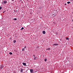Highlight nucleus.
Here are the masks:
<instances>
[{"label":"nucleus","instance_id":"a211bd4d","mask_svg":"<svg viewBox=\"0 0 73 73\" xmlns=\"http://www.w3.org/2000/svg\"><path fill=\"white\" fill-rule=\"evenodd\" d=\"M55 34H56V35H58V33L56 32Z\"/></svg>","mask_w":73,"mask_h":73},{"label":"nucleus","instance_id":"f257e3e1","mask_svg":"<svg viewBox=\"0 0 73 73\" xmlns=\"http://www.w3.org/2000/svg\"><path fill=\"white\" fill-rule=\"evenodd\" d=\"M7 1H4L3 2H2V4H7Z\"/></svg>","mask_w":73,"mask_h":73},{"label":"nucleus","instance_id":"0eeeda50","mask_svg":"<svg viewBox=\"0 0 73 73\" xmlns=\"http://www.w3.org/2000/svg\"><path fill=\"white\" fill-rule=\"evenodd\" d=\"M37 58V57H35L34 58V59L35 60H36V59Z\"/></svg>","mask_w":73,"mask_h":73},{"label":"nucleus","instance_id":"1a4fd4ad","mask_svg":"<svg viewBox=\"0 0 73 73\" xmlns=\"http://www.w3.org/2000/svg\"><path fill=\"white\" fill-rule=\"evenodd\" d=\"M9 54H10L12 55V53L10 52V53H9Z\"/></svg>","mask_w":73,"mask_h":73},{"label":"nucleus","instance_id":"393cba45","mask_svg":"<svg viewBox=\"0 0 73 73\" xmlns=\"http://www.w3.org/2000/svg\"><path fill=\"white\" fill-rule=\"evenodd\" d=\"M16 37H17V36H16Z\"/></svg>","mask_w":73,"mask_h":73},{"label":"nucleus","instance_id":"ddd939ff","mask_svg":"<svg viewBox=\"0 0 73 73\" xmlns=\"http://www.w3.org/2000/svg\"><path fill=\"white\" fill-rule=\"evenodd\" d=\"M24 29V27H22V28L21 29V30H23Z\"/></svg>","mask_w":73,"mask_h":73},{"label":"nucleus","instance_id":"2eb2a0df","mask_svg":"<svg viewBox=\"0 0 73 73\" xmlns=\"http://www.w3.org/2000/svg\"><path fill=\"white\" fill-rule=\"evenodd\" d=\"M66 38V40H69V38Z\"/></svg>","mask_w":73,"mask_h":73},{"label":"nucleus","instance_id":"423d86ee","mask_svg":"<svg viewBox=\"0 0 73 73\" xmlns=\"http://www.w3.org/2000/svg\"><path fill=\"white\" fill-rule=\"evenodd\" d=\"M21 69V72H23V69H22V68Z\"/></svg>","mask_w":73,"mask_h":73},{"label":"nucleus","instance_id":"39448f33","mask_svg":"<svg viewBox=\"0 0 73 73\" xmlns=\"http://www.w3.org/2000/svg\"><path fill=\"white\" fill-rule=\"evenodd\" d=\"M53 46H54V45H58V44H54L53 45Z\"/></svg>","mask_w":73,"mask_h":73},{"label":"nucleus","instance_id":"aec40b11","mask_svg":"<svg viewBox=\"0 0 73 73\" xmlns=\"http://www.w3.org/2000/svg\"><path fill=\"white\" fill-rule=\"evenodd\" d=\"M3 13H5V11H3Z\"/></svg>","mask_w":73,"mask_h":73},{"label":"nucleus","instance_id":"dca6fc26","mask_svg":"<svg viewBox=\"0 0 73 73\" xmlns=\"http://www.w3.org/2000/svg\"><path fill=\"white\" fill-rule=\"evenodd\" d=\"M1 9H2V7H0V10Z\"/></svg>","mask_w":73,"mask_h":73},{"label":"nucleus","instance_id":"4468645a","mask_svg":"<svg viewBox=\"0 0 73 73\" xmlns=\"http://www.w3.org/2000/svg\"><path fill=\"white\" fill-rule=\"evenodd\" d=\"M50 48H48L47 49H46V50H50Z\"/></svg>","mask_w":73,"mask_h":73},{"label":"nucleus","instance_id":"b1692460","mask_svg":"<svg viewBox=\"0 0 73 73\" xmlns=\"http://www.w3.org/2000/svg\"><path fill=\"white\" fill-rule=\"evenodd\" d=\"M71 1H73V0H71Z\"/></svg>","mask_w":73,"mask_h":73},{"label":"nucleus","instance_id":"f3484780","mask_svg":"<svg viewBox=\"0 0 73 73\" xmlns=\"http://www.w3.org/2000/svg\"><path fill=\"white\" fill-rule=\"evenodd\" d=\"M46 60H47V59H44V61H46Z\"/></svg>","mask_w":73,"mask_h":73},{"label":"nucleus","instance_id":"f8f14e48","mask_svg":"<svg viewBox=\"0 0 73 73\" xmlns=\"http://www.w3.org/2000/svg\"><path fill=\"white\" fill-rule=\"evenodd\" d=\"M67 4H70V2H68L67 3Z\"/></svg>","mask_w":73,"mask_h":73},{"label":"nucleus","instance_id":"9b49d317","mask_svg":"<svg viewBox=\"0 0 73 73\" xmlns=\"http://www.w3.org/2000/svg\"><path fill=\"white\" fill-rule=\"evenodd\" d=\"M24 50H25V49L24 48H23L22 49V51H24Z\"/></svg>","mask_w":73,"mask_h":73},{"label":"nucleus","instance_id":"6ab92c4d","mask_svg":"<svg viewBox=\"0 0 73 73\" xmlns=\"http://www.w3.org/2000/svg\"><path fill=\"white\" fill-rule=\"evenodd\" d=\"M27 48V47H26V46H25L24 47V48Z\"/></svg>","mask_w":73,"mask_h":73},{"label":"nucleus","instance_id":"f03ea898","mask_svg":"<svg viewBox=\"0 0 73 73\" xmlns=\"http://www.w3.org/2000/svg\"><path fill=\"white\" fill-rule=\"evenodd\" d=\"M30 72L31 73H32L33 72V69H31L30 70Z\"/></svg>","mask_w":73,"mask_h":73},{"label":"nucleus","instance_id":"20e7f679","mask_svg":"<svg viewBox=\"0 0 73 73\" xmlns=\"http://www.w3.org/2000/svg\"><path fill=\"white\" fill-rule=\"evenodd\" d=\"M42 33L43 34H45V32L44 31H43Z\"/></svg>","mask_w":73,"mask_h":73},{"label":"nucleus","instance_id":"bb28decb","mask_svg":"<svg viewBox=\"0 0 73 73\" xmlns=\"http://www.w3.org/2000/svg\"><path fill=\"white\" fill-rule=\"evenodd\" d=\"M40 18H41V17H40Z\"/></svg>","mask_w":73,"mask_h":73},{"label":"nucleus","instance_id":"6e6552de","mask_svg":"<svg viewBox=\"0 0 73 73\" xmlns=\"http://www.w3.org/2000/svg\"><path fill=\"white\" fill-rule=\"evenodd\" d=\"M14 20H17V19L16 18H14L13 19Z\"/></svg>","mask_w":73,"mask_h":73},{"label":"nucleus","instance_id":"412c9836","mask_svg":"<svg viewBox=\"0 0 73 73\" xmlns=\"http://www.w3.org/2000/svg\"><path fill=\"white\" fill-rule=\"evenodd\" d=\"M12 1H14V0H11Z\"/></svg>","mask_w":73,"mask_h":73},{"label":"nucleus","instance_id":"9d476101","mask_svg":"<svg viewBox=\"0 0 73 73\" xmlns=\"http://www.w3.org/2000/svg\"><path fill=\"white\" fill-rule=\"evenodd\" d=\"M13 42H14V43H15V42H16V40H14L13 41Z\"/></svg>","mask_w":73,"mask_h":73},{"label":"nucleus","instance_id":"7ed1b4c3","mask_svg":"<svg viewBox=\"0 0 73 73\" xmlns=\"http://www.w3.org/2000/svg\"><path fill=\"white\" fill-rule=\"evenodd\" d=\"M23 64L25 66H26V63H23Z\"/></svg>","mask_w":73,"mask_h":73},{"label":"nucleus","instance_id":"5701e85b","mask_svg":"<svg viewBox=\"0 0 73 73\" xmlns=\"http://www.w3.org/2000/svg\"><path fill=\"white\" fill-rule=\"evenodd\" d=\"M65 5H66V4H65Z\"/></svg>","mask_w":73,"mask_h":73},{"label":"nucleus","instance_id":"4be33fe9","mask_svg":"<svg viewBox=\"0 0 73 73\" xmlns=\"http://www.w3.org/2000/svg\"><path fill=\"white\" fill-rule=\"evenodd\" d=\"M33 56H35V55H33Z\"/></svg>","mask_w":73,"mask_h":73},{"label":"nucleus","instance_id":"a878e982","mask_svg":"<svg viewBox=\"0 0 73 73\" xmlns=\"http://www.w3.org/2000/svg\"><path fill=\"white\" fill-rule=\"evenodd\" d=\"M43 56H44L43 55Z\"/></svg>","mask_w":73,"mask_h":73}]
</instances>
